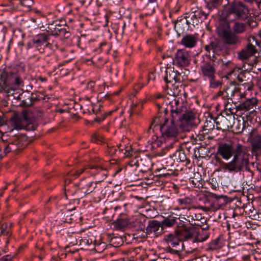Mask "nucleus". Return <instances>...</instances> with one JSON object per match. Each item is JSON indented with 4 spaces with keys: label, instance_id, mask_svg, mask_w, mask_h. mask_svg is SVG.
Listing matches in <instances>:
<instances>
[{
    "label": "nucleus",
    "instance_id": "obj_21",
    "mask_svg": "<svg viewBox=\"0 0 261 261\" xmlns=\"http://www.w3.org/2000/svg\"><path fill=\"white\" fill-rule=\"evenodd\" d=\"M213 197L215 199L213 204L214 208L216 209H219L222 206L225 205L228 202V198L226 196L214 194Z\"/></svg>",
    "mask_w": 261,
    "mask_h": 261
},
{
    "label": "nucleus",
    "instance_id": "obj_51",
    "mask_svg": "<svg viewBox=\"0 0 261 261\" xmlns=\"http://www.w3.org/2000/svg\"><path fill=\"white\" fill-rule=\"evenodd\" d=\"M180 182H185L186 185H189L191 183V178L188 177V179H186V177H180Z\"/></svg>",
    "mask_w": 261,
    "mask_h": 261
},
{
    "label": "nucleus",
    "instance_id": "obj_26",
    "mask_svg": "<svg viewBox=\"0 0 261 261\" xmlns=\"http://www.w3.org/2000/svg\"><path fill=\"white\" fill-rule=\"evenodd\" d=\"M88 167L90 169H96L97 170V174L101 175V177L98 179L97 182H100L104 180L107 176V171L106 169L99 166L88 165Z\"/></svg>",
    "mask_w": 261,
    "mask_h": 261
},
{
    "label": "nucleus",
    "instance_id": "obj_5",
    "mask_svg": "<svg viewBox=\"0 0 261 261\" xmlns=\"http://www.w3.org/2000/svg\"><path fill=\"white\" fill-rule=\"evenodd\" d=\"M249 12L248 8L243 3L234 1L227 10L226 18L230 21L245 20L248 17Z\"/></svg>",
    "mask_w": 261,
    "mask_h": 261
},
{
    "label": "nucleus",
    "instance_id": "obj_10",
    "mask_svg": "<svg viewBox=\"0 0 261 261\" xmlns=\"http://www.w3.org/2000/svg\"><path fill=\"white\" fill-rule=\"evenodd\" d=\"M231 114L226 113L225 115H220L217 117V129L226 131L231 129V125L234 122V116Z\"/></svg>",
    "mask_w": 261,
    "mask_h": 261
},
{
    "label": "nucleus",
    "instance_id": "obj_11",
    "mask_svg": "<svg viewBox=\"0 0 261 261\" xmlns=\"http://www.w3.org/2000/svg\"><path fill=\"white\" fill-rule=\"evenodd\" d=\"M44 99L46 100V99H49L48 97H41L39 95L38 97L34 96L33 94H30L27 92H22L21 93L18 94L17 99L19 100L21 102L20 103V106H24V107H29L33 105V102L37 99Z\"/></svg>",
    "mask_w": 261,
    "mask_h": 261
},
{
    "label": "nucleus",
    "instance_id": "obj_36",
    "mask_svg": "<svg viewBox=\"0 0 261 261\" xmlns=\"http://www.w3.org/2000/svg\"><path fill=\"white\" fill-rule=\"evenodd\" d=\"M233 30L236 33H241L245 31V26L243 23L236 22L233 27Z\"/></svg>",
    "mask_w": 261,
    "mask_h": 261
},
{
    "label": "nucleus",
    "instance_id": "obj_44",
    "mask_svg": "<svg viewBox=\"0 0 261 261\" xmlns=\"http://www.w3.org/2000/svg\"><path fill=\"white\" fill-rule=\"evenodd\" d=\"M210 87L215 88L219 86H221L222 84L221 81H216L214 79V77L211 78L210 79Z\"/></svg>",
    "mask_w": 261,
    "mask_h": 261
},
{
    "label": "nucleus",
    "instance_id": "obj_60",
    "mask_svg": "<svg viewBox=\"0 0 261 261\" xmlns=\"http://www.w3.org/2000/svg\"><path fill=\"white\" fill-rule=\"evenodd\" d=\"M222 62L223 63V64L227 65H228L230 63H231L230 61H227L226 59L222 60Z\"/></svg>",
    "mask_w": 261,
    "mask_h": 261
},
{
    "label": "nucleus",
    "instance_id": "obj_57",
    "mask_svg": "<svg viewBox=\"0 0 261 261\" xmlns=\"http://www.w3.org/2000/svg\"><path fill=\"white\" fill-rule=\"evenodd\" d=\"M225 94H225V92H224V89H223V91H219V92H218V93H217V95H218V96H223L224 97H224V95H225Z\"/></svg>",
    "mask_w": 261,
    "mask_h": 261
},
{
    "label": "nucleus",
    "instance_id": "obj_34",
    "mask_svg": "<svg viewBox=\"0 0 261 261\" xmlns=\"http://www.w3.org/2000/svg\"><path fill=\"white\" fill-rule=\"evenodd\" d=\"M186 145V142H184L180 144V163H182L183 164H185V166L191 165L190 163V161L189 159H187L186 155L185 154V152L183 151L184 146Z\"/></svg>",
    "mask_w": 261,
    "mask_h": 261
},
{
    "label": "nucleus",
    "instance_id": "obj_56",
    "mask_svg": "<svg viewBox=\"0 0 261 261\" xmlns=\"http://www.w3.org/2000/svg\"><path fill=\"white\" fill-rule=\"evenodd\" d=\"M1 261H12L10 257L9 256L3 257L1 258Z\"/></svg>",
    "mask_w": 261,
    "mask_h": 261
},
{
    "label": "nucleus",
    "instance_id": "obj_18",
    "mask_svg": "<svg viewBox=\"0 0 261 261\" xmlns=\"http://www.w3.org/2000/svg\"><path fill=\"white\" fill-rule=\"evenodd\" d=\"M47 32L53 35H60L66 33L62 25L57 23L49 24Z\"/></svg>",
    "mask_w": 261,
    "mask_h": 261
},
{
    "label": "nucleus",
    "instance_id": "obj_53",
    "mask_svg": "<svg viewBox=\"0 0 261 261\" xmlns=\"http://www.w3.org/2000/svg\"><path fill=\"white\" fill-rule=\"evenodd\" d=\"M95 85V83L93 81H90L88 83L87 88L92 89Z\"/></svg>",
    "mask_w": 261,
    "mask_h": 261
},
{
    "label": "nucleus",
    "instance_id": "obj_59",
    "mask_svg": "<svg viewBox=\"0 0 261 261\" xmlns=\"http://www.w3.org/2000/svg\"><path fill=\"white\" fill-rule=\"evenodd\" d=\"M255 258L261 259V253L256 252L255 255Z\"/></svg>",
    "mask_w": 261,
    "mask_h": 261
},
{
    "label": "nucleus",
    "instance_id": "obj_24",
    "mask_svg": "<svg viewBox=\"0 0 261 261\" xmlns=\"http://www.w3.org/2000/svg\"><path fill=\"white\" fill-rule=\"evenodd\" d=\"M224 92L226 94L224 95V97H227L228 99L234 96L236 94L238 96H240V89L236 87L234 85H231L225 88Z\"/></svg>",
    "mask_w": 261,
    "mask_h": 261
},
{
    "label": "nucleus",
    "instance_id": "obj_23",
    "mask_svg": "<svg viewBox=\"0 0 261 261\" xmlns=\"http://www.w3.org/2000/svg\"><path fill=\"white\" fill-rule=\"evenodd\" d=\"M210 46L211 49L213 50L214 53L218 54L220 51H226L225 45L223 44V41L221 42L219 40H215L210 43Z\"/></svg>",
    "mask_w": 261,
    "mask_h": 261
},
{
    "label": "nucleus",
    "instance_id": "obj_9",
    "mask_svg": "<svg viewBox=\"0 0 261 261\" xmlns=\"http://www.w3.org/2000/svg\"><path fill=\"white\" fill-rule=\"evenodd\" d=\"M217 33L225 45L235 46L241 43L239 37L230 31L220 28L217 29Z\"/></svg>",
    "mask_w": 261,
    "mask_h": 261
},
{
    "label": "nucleus",
    "instance_id": "obj_35",
    "mask_svg": "<svg viewBox=\"0 0 261 261\" xmlns=\"http://www.w3.org/2000/svg\"><path fill=\"white\" fill-rule=\"evenodd\" d=\"M176 219V217L169 216L162 222V224L168 227L171 226L175 224Z\"/></svg>",
    "mask_w": 261,
    "mask_h": 261
},
{
    "label": "nucleus",
    "instance_id": "obj_3",
    "mask_svg": "<svg viewBox=\"0 0 261 261\" xmlns=\"http://www.w3.org/2000/svg\"><path fill=\"white\" fill-rule=\"evenodd\" d=\"M185 224L180 222V242H182V248L186 250V252H192L194 249L193 246L194 241H201L203 240L198 236L197 232V227L194 226L189 221L184 222Z\"/></svg>",
    "mask_w": 261,
    "mask_h": 261
},
{
    "label": "nucleus",
    "instance_id": "obj_55",
    "mask_svg": "<svg viewBox=\"0 0 261 261\" xmlns=\"http://www.w3.org/2000/svg\"><path fill=\"white\" fill-rule=\"evenodd\" d=\"M96 140H100V137L98 136L96 134H94L92 136V139L91 140L92 141H96Z\"/></svg>",
    "mask_w": 261,
    "mask_h": 261
},
{
    "label": "nucleus",
    "instance_id": "obj_40",
    "mask_svg": "<svg viewBox=\"0 0 261 261\" xmlns=\"http://www.w3.org/2000/svg\"><path fill=\"white\" fill-rule=\"evenodd\" d=\"M88 187V189H84V193L85 195L89 194L91 193L96 188V182H91L88 185H87Z\"/></svg>",
    "mask_w": 261,
    "mask_h": 261
},
{
    "label": "nucleus",
    "instance_id": "obj_39",
    "mask_svg": "<svg viewBox=\"0 0 261 261\" xmlns=\"http://www.w3.org/2000/svg\"><path fill=\"white\" fill-rule=\"evenodd\" d=\"M187 94L185 92L183 96L180 97L181 103L180 104V109H182V107H192L191 105L188 103L187 100Z\"/></svg>",
    "mask_w": 261,
    "mask_h": 261
},
{
    "label": "nucleus",
    "instance_id": "obj_7",
    "mask_svg": "<svg viewBox=\"0 0 261 261\" xmlns=\"http://www.w3.org/2000/svg\"><path fill=\"white\" fill-rule=\"evenodd\" d=\"M195 115L192 107H182L180 109V133L189 132L195 125ZM185 136L180 134V138Z\"/></svg>",
    "mask_w": 261,
    "mask_h": 261
},
{
    "label": "nucleus",
    "instance_id": "obj_29",
    "mask_svg": "<svg viewBox=\"0 0 261 261\" xmlns=\"http://www.w3.org/2000/svg\"><path fill=\"white\" fill-rule=\"evenodd\" d=\"M193 171L191 165L185 166V168L181 167L180 177H186V179H188V177H190L192 176Z\"/></svg>",
    "mask_w": 261,
    "mask_h": 261
},
{
    "label": "nucleus",
    "instance_id": "obj_17",
    "mask_svg": "<svg viewBox=\"0 0 261 261\" xmlns=\"http://www.w3.org/2000/svg\"><path fill=\"white\" fill-rule=\"evenodd\" d=\"M147 229L150 233H153L156 236H158L163 233V225L162 222L160 223L154 220L149 223Z\"/></svg>",
    "mask_w": 261,
    "mask_h": 261
},
{
    "label": "nucleus",
    "instance_id": "obj_2",
    "mask_svg": "<svg viewBox=\"0 0 261 261\" xmlns=\"http://www.w3.org/2000/svg\"><path fill=\"white\" fill-rule=\"evenodd\" d=\"M217 154L225 160H228L232 158L229 163H224L221 158L215 156L217 163H219L223 170L229 172L238 173L248 170L249 168V154L246 147L232 141L221 142L218 144Z\"/></svg>",
    "mask_w": 261,
    "mask_h": 261
},
{
    "label": "nucleus",
    "instance_id": "obj_64",
    "mask_svg": "<svg viewBox=\"0 0 261 261\" xmlns=\"http://www.w3.org/2000/svg\"><path fill=\"white\" fill-rule=\"evenodd\" d=\"M181 182L180 183V186H184L185 189H187L188 188V185H185V184H186L185 182Z\"/></svg>",
    "mask_w": 261,
    "mask_h": 261
},
{
    "label": "nucleus",
    "instance_id": "obj_16",
    "mask_svg": "<svg viewBox=\"0 0 261 261\" xmlns=\"http://www.w3.org/2000/svg\"><path fill=\"white\" fill-rule=\"evenodd\" d=\"M257 103V100L255 98H252L246 100L245 101L240 103L239 106H237V110L240 111H250L251 110L250 113L254 111L253 108L256 107Z\"/></svg>",
    "mask_w": 261,
    "mask_h": 261
},
{
    "label": "nucleus",
    "instance_id": "obj_52",
    "mask_svg": "<svg viewBox=\"0 0 261 261\" xmlns=\"http://www.w3.org/2000/svg\"><path fill=\"white\" fill-rule=\"evenodd\" d=\"M86 168H83L81 170L77 171L75 173L73 174L72 175L75 176L76 177H78L81 174L85 171Z\"/></svg>",
    "mask_w": 261,
    "mask_h": 261
},
{
    "label": "nucleus",
    "instance_id": "obj_32",
    "mask_svg": "<svg viewBox=\"0 0 261 261\" xmlns=\"http://www.w3.org/2000/svg\"><path fill=\"white\" fill-rule=\"evenodd\" d=\"M5 92L7 94L8 96H12L14 99H17L18 92H16V91H19V89L14 87L8 86V87H2Z\"/></svg>",
    "mask_w": 261,
    "mask_h": 261
},
{
    "label": "nucleus",
    "instance_id": "obj_1",
    "mask_svg": "<svg viewBox=\"0 0 261 261\" xmlns=\"http://www.w3.org/2000/svg\"><path fill=\"white\" fill-rule=\"evenodd\" d=\"M167 82L169 83L170 94L175 97L170 102L171 119H168L161 116L154 119L150 126L151 128L153 125L154 127L159 126L162 135L165 138L175 137L178 134V126L179 124V82L178 75L174 71L170 73L165 77Z\"/></svg>",
    "mask_w": 261,
    "mask_h": 261
},
{
    "label": "nucleus",
    "instance_id": "obj_50",
    "mask_svg": "<svg viewBox=\"0 0 261 261\" xmlns=\"http://www.w3.org/2000/svg\"><path fill=\"white\" fill-rule=\"evenodd\" d=\"M191 218H188L187 216H180V222H181L182 223L185 224L184 222L189 221V222H190L191 220H193V216L192 214H190Z\"/></svg>",
    "mask_w": 261,
    "mask_h": 261
},
{
    "label": "nucleus",
    "instance_id": "obj_20",
    "mask_svg": "<svg viewBox=\"0 0 261 261\" xmlns=\"http://www.w3.org/2000/svg\"><path fill=\"white\" fill-rule=\"evenodd\" d=\"M251 145L253 153L256 154L261 153V135H257L253 137Z\"/></svg>",
    "mask_w": 261,
    "mask_h": 261
},
{
    "label": "nucleus",
    "instance_id": "obj_33",
    "mask_svg": "<svg viewBox=\"0 0 261 261\" xmlns=\"http://www.w3.org/2000/svg\"><path fill=\"white\" fill-rule=\"evenodd\" d=\"M47 40V39L46 36L45 34H42L38 35L37 38L33 40V42L35 44L36 47H38V44L40 43H41L42 45L43 46H46Z\"/></svg>",
    "mask_w": 261,
    "mask_h": 261
},
{
    "label": "nucleus",
    "instance_id": "obj_48",
    "mask_svg": "<svg viewBox=\"0 0 261 261\" xmlns=\"http://www.w3.org/2000/svg\"><path fill=\"white\" fill-rule=\"evenodd\" d=\"M219 242V239H216L215 240L212 241L210 243V249H212V250L217 249L218 248V245Z\"/></svg>",
    "mask_w": 261,
    "mask_h": 261
},
{
    "label": "nucleus",
    "instance_id": "obj_49",
    "mask_svg": "<svg viewBox=\"0 0 261 261\" xmlns=\"http://www.w3.org/2000/svg\"><path fill=\"white\" fill-rule=\"evenodd\" d=\"M33 2L32 0H22L21 6L30 8Z\"/></svg>",
    "mask_w": 261,
    "mask_h": 261
},
{
    "label": "nucleus",
    "instance_id": "obj_41",
    "mask_svg": "<svg viewBox=\"0 0 261 261\" xmlns=\"http://www.w3.org/2000/svg\"><path fill=\"white\" fill-rule=\"evenodd\" d=\"M219 3V0H210L207 3V7L211 10L213 8H216Z\"/></svg>",
    "mask_w": 261,
    "mask_h": 261
},
{
    "label": "nucleus",
    "instance_id": "obj_15",
    "mask_svg": "<svg viewBox=\"0 0 261 261\" xmlns=\"http://www.w3.org/2000/svg\"><path fill=\"white\" fill-rule=\"evenodd\" d=\"M197 41V35L187 34L182 37L180 43L186 48H191L196 46Z\"/></svg>",
    "mask_w": 261,
    "mask_h": 261
},
{
    "label": "nucleus",
    "instance_id": "obj_25",
    "mask_svg": "<svg viewBox=\"0 0 261 261\" xmlns=\"http://www.w3.org/2000/svg\"><path fill=\"white\" fill-rule=\"evenodd\" d=\"M192 19V17L191 15H189L188 13H186L185 16L180 18V28L183 32L189 30L190 24Z\"/></svg>",
    "mask_w": 261,
    "mask_h": 261
},
{
    "label": "nucleus",
    "instance_id": "obj_43",
    "mask_svg": "<svg viewBox=\"0 0 261 261\" xmlns=\"http://www.w3.org/2000/svg\"><path fill=\"white\" fill-rule=\"evenodd\" d=\"M197 232L198 233V236H199L200 237H201L203 240H202L201 241V240L200 241H194V243L204 241L205 240H206L207 239V238L208 237V234L204 233V231L203 230H202L201 232H200L199 231V229L198 227H197Z\"/></svg>",
    "mask_w": 261,
    "mask_h": 261
},
{
    "label": "nucleus",
    "instance_id": "obj_37",
    "mask_svg": "<svg viewBox=\"0 0 261 261\" xmlns=\"http://www.w3.org/2000/svg\"><path fill=\"white\" fill-rule=\"evenodd\" d=\"M127 222L123 219H119L114 222V227L118 229H122L127 226Z\"/></svg>",
    "mask_w": 261,
    "mask_h": 261
},
{
    "label": "nucleus",
    "instance_id": "obj_30",
    "mask_svg": "<svg viewBox=\"0 0 261 261\" xmlns=\"http://www.w3.org/2000/svg\"><path fill=\"white\" fill-rule=\"evenodd\" d=\"M12 224L9 226L7 223H1L0 222V233L4 236H10L11 235V227Z\"/></svg>",
    "mask_w": 261,
    "mask_h": 261
},
{
    "label": "nucleus",
    "instance_id": "obj_28",
    "mask_svg": "<svg viewBox=\"0 0 261 261\" xmlns=\"http://www.w3.org/2000/svg\"><path fill=\"white\" fill-rule=\"evenodd\" d=\"M180 66H186L190 64V55L188 51L180 49Z\"/></svg>",
    "mask_w": 261,
    "mask_h": 261
},
{
    "label": "nucleus",
    "instance_id": "obj_6",
    "mask_svg": "<svg viewBox=\"0 0 261 261\" xmlns=\"http://www.w3.org/2000/svg\"><path fill=\"white\" fill-rule=\"evenodd\" d=\"M13 129H11L9 134L7 132H4L2 136V140L7 142L4 144L3 147V152L5 153V155L11 151L17 150L22 145V142L24 137L16 136L13 133Z\"/></svg>",
    "mask_w": 261,
    "mask_h": 261
},
{
    "label": "nucleus",
    "instance_id": "obj_46",
    "mask_svg": "<svg viewBox=\"0 0 261 261\" xmlns=\"http://www.w3.org/2000/svg\"><path fill=\"white\" fill-rule=\"evenodd\" d=\"M191 17L192 18L194 17L196 19L198 18H201L202 17H204V18L205 19L206 18L207 14L205 12L202 11L195 12L194 14H193Z\"/></svg>",
    "mask_w": 261,
    "mask_h": 261
},
{
    "label": "nucleus",
    "instance_id": "obj_58",
    "mask_svg": "<svg viewBox=\"0 0 261 261\" xmlns=\"http://www.w3.org/2000/svg\"><path fill=\"white\" fill-rule=\"evenodd\" d=\"M110 255H111V256L112 257V260H118V258H117V257H116L115 256H116V254H115L114 252H112L110 254Z\"/></svg>",
    "mask_w": 261,
    "mask_h": 261
},
{
    "label": "nucleus",
    "instance_id": "obj_61",
    "mask_svg": "<svg viewBox=\"0 0 261 261\" xmlns=\"http://www.w3.org/2000/svg\"><path fill=\"white\" fill-rule=\"evenodd\" d=\"M69 113H72V118H77V119H79V116L76 115V114H74L72 112H71V110L70 109L69 111Z\"/></svg>",
    "mask_w": 261,
    "mask_h": 261
},
{
    "label": "nucleus",
    "instance_id": "obj_22",
    "mask_svg": "<svg viewBox=\"0 0 261 261\" xmlns=\"http://www.w3.org/2000/svg\"><path fill=\"white\" fill-rule=\"evenodd\" d=\"M201 69L203 74L204 76H208L210 79L213 77H215V68L214 66L209 63H206L201 66Z\"/></svg>",
    "mask_w": 261,
    "mask_h": 261
},
{
    "label": "nucleus",
    "instance_id": "obj_19",
    "mask_svg": "<svg viewBox=\"0 0 261 261\" xmlns=\"http://www.w3.org/2000/svg\"><path fill=\"white\" fill-rule=\"evenodd\" d=\"M231 125V131L236 134L242 133L245 127V122L242 118L240 119H235L234 117V122Z\"/></svg>",
    "mask_w": 261,
    "mask_h": 261
},
{
    "label": "nucleus",
    "instance_id": "obj_27",
    "mask_svg": "<svg viewBox=\"0 0 261 261\" xmlns=\"http://www.w3.org/2000/svg\"><path fill=\"white\" fill-rule=\"evenodd\" d=\"M193 176L190 177L191 182L196 187H200L202 185V178L201 174L198 172H194L193 171Z\"/></svg>",
    "mask_w": 261,
    "mask_h": 261
},
{
    "label": "nucleus",
    "instance_id": "obj_4",
    "mask_svg": "<svg viewBox=\"0 0 261 261\" xmlns=\"http://www.w3.org/2000/svg\"><path fill=\"white\" fill-rule=\"evenodd\" d=\"M43 113V111L39 109L35 110L33 115L30 111H23L22 117H14L11 119L12 122L17 129H34L35 126L33 124L34 118L41 117Z\"/></svg>",
    "mask_w": 261,
    "mask_h": 261
},
{
    "label": "nucleus",
    "instance_id": "obj_63",
    "mask_svg": "<svg viewBox=\"0 0 261 261\" xmlns=\"http://www.w3.org/2000/svg\"><path fill=\"white\" fill-rule=\"evenodd\" d=\"M5 156V153L3 152L1 148H0V161L2 159V158Z\"/></svg>",
    "mask_w": 261,
    "mask_h": 261
},
{
    "label": "nucleus",
    "instance_id": "obj_54",
    "mask_svg": "<svg viewBox=\"0 0 261 261\" xmlns=\"http://www.w3.org/2000/svg\"><path fill=\"white\" fill-rule=\"evenodd\" d=\"M38 47H37V48L39 51H42L44 50L45 46H43V45H42L41 43L38 44Z\"/></svg>",
    "mask_w": 261,
    "mask_h": 261
},
{
    "label": "nucleus",
    "instance_id": "obj_38",
    "mask_svg": "<svg viewBox=\"0 0 261 261\" xmlns=\"http://www.w3.org/2000/svg\"><path fill=\"white\" fill-rule=\"evenodd\" d=\"M110 242L111 245L115 247H117L122 243L123 241L120 237H115L111 239Z\"/></svg>",
    "mask_w": 261,
    "mask_h": 261
},
{
    "label": "nucleus",
    "instance_id": "obj_13",
    "mask_svg": "<svg viewBox=\"0 0 261 261\" xmlns=\"http://www.w3.org/2000/svg\"><path fill=\"white\" fill-rule=\"evenodd\" d=\"M256 53H257V49L254 45L250 43V40H249V43L246 47L238 53V58L241 61H245L248 59L250 57L255 56Z\"/></svg>",
    "mask_w": 261,
    "mask_h": 261
},
{
    "label": "nucleus",
    "instance_id": "obj_42",
    "mask_svg": "<svg viewBox=\"0 0 261 261\" xmlns=\"http://www.w3.org/2000/svg\"><path fill=\"white\" fill-rule=\"evenodd\" d=\"M250 213L249 217L253 220H257L259 218V215L261 214L258 213L255 209L252 207V210H250Z\"/></svg>",
    "mask_w": 261,
    "mask_h": 261
},
{
    "label": "nucleus",
    "instance_id": "obj_45",
    "mask_svg": "<svg viewBox=\"0 0 261 261\" xmlns=\"http://www.w3.org/2000/svg\"><path fill=\"white\" fill-rule=\"evenodd\" d=\"M22 0H11L10 3L12 8H11L10 9H17L19 5H22Z\"/></svg>",
    "mask_w": 261,
    "mask_h": 261
},
{
    "label": "nucleus",
    "instance_id": "obj_31",
    "mask_svg": "<svg viewBox=\"0 0 261 261\" xmlns=\"http://www.w3.org/2000/svg\"><path fill=\"white\" fill-rule=\"evenodd\" d=\"M217 125V118L214 119L213 118H210L209 120H206L204 125L203 126V130L211 131L215 128V125Z\"/></svg>",
    "mask_w": 261,
    "mask_h": 261
},
{
    "label": "nucleus",
    "instance_id": "obj_62",
    "mask_svg": "<svg viewBox=\"0 0 261 261\" xmlns=\"http://www.w3.org/2000/svg\"><path fill=\"white\" fill-rule=\"evenodd\" d=\"M205 50H206L207 51H208V52H210V50H212L211 46H210V44L209 45L205 46Z\"/></svg>",
    "mask_w": 261,
    "mask_h": 261
},
{
    "label": "nucleus",
    "instance_id": "obj_12",
    "mask_svg": "<svg viewBox=\"0 0 261 261\" xmlns=\"http://www.w3.org/2000/svg\"><path fill=\"white\" fill-rule=\"evenodd\" d=\"M168 243V249L170 252L179 254L178 246L179 243V231L175 230L173 234H169L165 239Z\"/></svg>",
    "mask_w": 261,
    "mask_h": 261
},
{
    "label": "nucleus",
    "instance_id": "obj_8",
    "mask_svg": "<svg viewBox=\"0 0 261 261\" xmlns=\"http://www.w3.org/2000/svg\"><path fill=\"white\" fill-rule=\"evenodd\" d=\"M0 86L1 87H8V86L17 88L22 83L19 75L16 71L3 70L0 73Z\"/></svg>",
    "mask_w": 261,
    "mask_h": 261
},
{
    "label": "nucleus",
    "instance_id": "obj_14",
    "mask_svg": "<svg viewBox=\"0 0 261 261\" xmlns=\"http://www.w3.org/2000/svg\"><path fill=\"white\" fill-rule=\"evenodd\" d=\"M192 199L189 197H180V216H187L191 218L190 214H193Z\"/></svg>",
    "mask_w": 261,
    "mask_h": 261
},
{
    "label": "nucleus",
    "instance_id": "obj_47",
    "mask_svg": "<svg viewBox=\"0 0 261 261\" xmlns=\"http://www.w3.org/2000/svg\"><path fill=\"white\" fill-rule=\"evenodd\" d=\"M92 240L90 239L84 238L80 241V245L83 246H87L92 243Z\"/></svg>",
    "mask_w": 261,
    "mask_h": 261
}]
</instances>
